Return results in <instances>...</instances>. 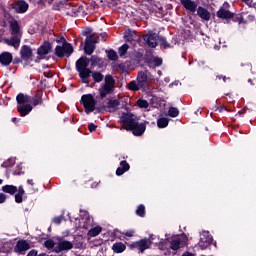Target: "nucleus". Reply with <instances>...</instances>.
<instances>
[{
	"label": "nucleus",
	"instance_id": "f257e3e1",
	"mask_svg": "<svg viewBox=\"0 0 256 256\" xmlns=\"http://www.w3.org/2000/svg\"><path fill=\"white\" fill-rule=\"evenodd\" d=\"M6 21L9 23L10 32L12 37L10 39H4L6 45H9L10 47H14V49H19L21 45V27L17 21V19H14L11 15L5 14L4 15Z\"/></svg>",
	"mask_w": 256,
	"mask_h": 256
},
{
	"label": "nucleus",
	"instance_id": "f03ea898",
	"mask_svg": "<svg viewBox=\"0 0 256 256\" xmlns=\"http://www.w3.org/2000/svg\"><path fill=\"white\" fill-rule=\"evenodd\" d=\"M120 120L128 131H132L133 135L140 137L146 131V123H138L132 113H122Z\"/></svg>",
	"mask_w": 256,
	"mask_h": 256
},
{
	"label": "nucleus",
	"instance_id": "7ed1b4c3",
	"mask_svg": "<svg viewBox=\"0 0 256 256\" xmlns=\"http://www.w3.org/2000/svg\"><path fill=\"white\" fill-rule=\"evenodd\" d=\"M31 100L32 97H30V95H25L24 93L17 95V111L21 117H26V115H29V113L33 111V106L30 103Z\"/></svg>",
	"mask_w": 256,
	"mask_h": 256
},
{
	"label": "nucleus",
	"instance_id": "20e7f679",
	"mask_svg": "<svg viewBox=\"0 0 256 256\" xmlns=\"http://www.w3.org/2000/svg\"><path fill=\"white\" fill-rule=\"evenodd\" d=\"M89 67V60L87 57H80L76 61V69L78 71L79 77L82 80V83L89 84V77H91V69Z\"/></svg>",
	"mask_w": 256,
	"mask_h": 256
},
{
	"label": "nucleus",
	"instance_id": "39448f33",
	"mask_svg": "<svg viewBox=\"0 0 256 256\" xmlns=\"http://www.w3.org/2000/svg\"><path fill=\"white\" fill-rule=\"evenodd\" d=\"M99 95L102 99L107 97V95H111L113 91H115V79L113 75H106L104 79V83H101L99 89Z\"/></svg>",
	"mask_w": 256,
	"mask_h": 256
},
{
	"label": "nucleus",
	"instance_id": "423d86ee",
	"mask_svg": "<svg viewBox=\"0 0 256 256\" xmlns=\"http://www.w3.org/2000/svg\"><path fill=\"white\" fill-rule=\"evenodd\" d=\"M90 31H84L83 35H86L84 51L86 55H93L97 43H99V37L97 35H89Z\"/></svg>",
	"mask_w": 256,
	"mask_h": 256
},
{
	"label": "nucleus",
	"instance_id": "0eeeda50",
	"mask_svg": "<svg viewBox=\"0 0 256 256\" xmlns=\"http://www.w3.org/2000/svg\"><path fill=\"white\" fill-rule=\"evenodd\" d=\"M81 105H83L85 109V113H92L95 111V107L97 105V101L91 93L82 95L81 100H80Z\"/></svg>",
	"mask_w": 256,
	"mask_h": 256
},
{
	"label": "nucleus",
	"instance_id": "6e6552de",
	"mask_svg": "<svg viewBox=\"0 0 256 256\" xmlns=\"http://www.w3.org/2000/svg\"><path fill=\"white\" fill-rule=\"evenodd\" d=\"M74 49L70 43H63L55 47V55L57 57H71Z\"/></svg>",
	"mask_w": 256,
	"mask_h": 256
},
{
	"label": "nucleus",
	"instance_id": "1a4fd4ad",
	"mask_svg": "<svg viewBox=\"0 0 256 256\" xmlns=\"http://www.w3.org/2000/svg\"><path fill=\"white\" fill-rule=\"evenodd\" d=\"M73 247V241H68L67 239H58V241L55 243L54 252L61 253L62 251H70V249H73Z\"/></svg>",
	"mask_w": 256,
	"mask_h": 256
},
{
	"label": "nucleus",
	"instance_id": "9d476101",
	"mask_svg": "<svg viewBox=\"0 0 256 256\" xmlns=\"http://www.w3.org/2000/svg\"><path fill=\"white\" fill-rule=\"evenodd\" d=\"M212 241L213 237L210 235L209 231H202L198 245L201 249H206L211 245Z\"/></svg>",
	"mask_w": 256,
	"mask_h": 256
},
{
	"label": "nucleus",
	"instance_id": "9b49d317",
	"mask_svg": "<svg viewBox=\"0 0 256 256\" xmlns=\"http://www.w3.org/2000/svg\"><path fill=\"white\" fill-rule=\"evenodd\" d=\"M219 19H233L234 13L229 11V3H224L216 13Z\"/></svg>",
	"mask_w": 256,
	"mask_h": 256
},
{
	"label": "nucleus",
	"instance_id": "f8f14e48",
	"mask_svg": "<svg viewBox=\"0 0 256 256\" xmlns=\"http://www.w3.org/2000/svg\"><path fill=\"white\" fill-rule=\"evenodd\" d=\"M144 41H146L148 47L154 49L158 45L159 37L155 33H148L143 36Z\"/></svg>",
	"mask_w": 256,
	"mask_h": 256
},
{
	"label": "nucleus",
	"instance_id": "ddd939ff",
	"mask_svg": "<svg viewBox=\"0 0 256 256\" xmlns=\"http://www.w3.org/2000/svg\"><path fill=\"white\" fill-rule=\"evenodd\" d=\"M11 8L14 9L16 13H26L29 9V5L26 1H16L12 3Z\"/></svg>",
	"mask_w": 256,
	"mask_h": 256
},
{
	"label": "nucleus",
	"instance_id": "4468645a",
	"mask_svg": "<svg viewBox=\"0 0 256 256\" xmlns=\"http://www.w3.org/2000/svg\"><path fill=\"white\" fill-rule=\"evenodd\" d=\"M31 245L28 241L24 240V239H20L19 241H17V244L14 247V250L17 253H23L24 251H28V249H30Z\"/></svg>",
	"mask_w": 256,
	"mask_h": 256
},
{
	"label": "nucleus",
	"instance_id": "2eb2a0df",
	"mask_svg": "<svg viewBox=\"0 0 256 256\" xmlns=\"http://www.w3.org/2000/svg\"><path fill=\"white\" fill-rule=\"evenodd\" d=\"M90 61H91L92 67H98V69H104L105 67H107V64L105 63V59H102L101 57H97V55H92Z\"/></svg>",
	"mask_w": 256,
	"mask_h": 256
},
{
	"label": "nucleus",
	"instance_id": "dca6fc26",
	"mask_svg": "<svg viewBox=\"0 0 256 256\" xmlns=\"http://www.w3.org/2000/svg\"><path fill=\"white\" fill-rule=\"evenodd\" d=\"M21 59L24 61H30L33 57V51L28 45H23L20 51Z\"/></svg>",
	"mask_w": 256,
	"mask_h": 256
},
{
	"label": "nucleus",
	"instance_id": "f3484780",
	"mask_svg": "<svg viewBox=\"0 0 256 256\" xmlns=\"http://www.w3.org/2000/svg\"><path fill=\"white\" fill-rule=\"evenodd\" d=\"M181 5L186 9V11H190L191 13H195L197 11V3L192 0H180Z\"/></svg>",
	"mask_w": 256,
	"mask_h": 256
},
{
	"label": "nucleus",
	"instance_id": "a211bd4d",
	"mask_svg": "<svg viewBox=\"0 0 256 256\" xmlns=\"http://www.w3.org/2000/svg\"><path fill=\"white\" fill-rule=\"evenodd\" d=\"M51 49H52L51 43L46 41L45 43H43V45H41L38 48L37 54L39 55V57H45V55H48V53L51 52Z\"/></svg>",
	"mask_w": 256,
	"mask_h": 256
},
{
	"label": "nucleus",
	"instance_id": "6ab92c4d",
	"mask_svg": "<svg viewBox=\"0 0 256 256\" xmlns=\"http://www.w3.org/2000/svg\"><path fill=\"white\" fill-rule=\"evenodd\" d=\"M13 61V55L12 53H9L8 51H4L0 55V63L1 65L8 66Z\"/></svg>",
	"mask_w": 256,
	"mask_h": 256
},
{
	"label": "nucleus",
	"instance_id": "aec40b11",
	"mask_svg": "<svg viewBox=\"0 0 256 256\" xmlns=\"http://www.w3.org/2000/svg\"><path fill=\"white\" fill-rule=\"evenodd\" d=\"M43 103V91L38 89L35 95L32 97V105L37 107V105H42Z\"/></svg>",
	"mask_w": 256,
	"mask_h": 256
},
{
	"label": "nucleus",
	"instance_id": "412c9836",
	"mask_svg": "<svg viewBox=\"0 0 256 256\" xmlns=\"http://www.w3.org/2000/svg\"><path fill=\"white\" fill-rule=\"evenodd\" d=\"M119 105H120L119 99H110L106 105V109L107 111H109V113H113L117 111Z\"/></svg>",
	"mask_w": 256,
	"mask_h": 256
},
{
	"label": "nucleus",
	"instance_id": "4be33fe9",
	"mask_svg": "<svg viewBox=\"0 0 256 256\" xmlns=\"http://www.w3.org/2000/svg\"><path fill=\"white\" fill-rule=\"evenodd\" d=\"M150 246L151 241L149 239H141L135 243V247H137L141 252L145 251V249H149Z\"/></svg>",
	"mask_w": 256,
	"mask_h": 256
},
{
	"label": "nucleus",
	"instance_id": "5701e85b",
	"mask_svg": "<svg viewBox=\"0 0 256 256\" xmlns=\"http://www.w3.org/2000/svg\"><path fill=\"white\" fill-rule=\"evenodd\" d=\"M197 14L200 19H203L204 21H210L211 19V13L207 11L204 7H198Z\"/></svg>",
	"mask_w": 256,
	"mask_h": 256
},
{
	"label": "nucleus",
	"instance_id": "b1692460",
	"mask_svg": "<svg viewBox=\"0 0 256 256\" xmlns=\"http://www.w3.org/2000/svg\"><path fill=\"white\" fill-rule=\"evenodd\" d=\"M137 81H138V90L140 88H145L148 85V81H147V75L141 73L140 75H138L137 77Z\"/></svg>",
	"mask_w": 256,
	"mask_h": 256
},
{
	"label": "nucleus",
	"instance_id": "393cba45",
	"mask_svg": "<svg viewBox=\"0 0 256 256\" xmlns=\"http://www.w3.org/2000/svg\"><path fill=\"white\" fill-rule=\"evenodd\" d=\"M25 195V189L22 185H20L16 191L15 194V201L16 203H22L23 202V196Z\"/></svg>",
	"mask_w": 256,
	"mask_h": 256
},
{
	"label": "nucleus",
	"instance_id": "a878e982",
	"mask_svg": "<svg viewBox=\"0 0 256 256\" xmlns=\"http://www.w3.org/2000/svg\"><path fill=\"white\" fill-rule=\"evenodd\" d=\"M2 191L6 195V193H9V195H15L18 191V187L16 185H3Z\"/></svg>",
	"mask_w": 256,
	"mask_h": 256
},
{
	"label": "nucleus",
	"instance_id": "bb28decb",
	"mask_svg": "<svg viewBox=\"0 0 256 256\" xmlns=\"http://www.w3.org/2000/svg\"><path fill=\"white\" fill-rule=\"evenodd\" d=\"M129 169H130L129 163H127V161H121L120 166L116 171V174L123 175V173H125V171H128Z\"/></svg>",
	"mask_w": 256,
	"mask_h": 256
},
{
	"label": "nucleus",
	"instance_id": "cd10ccee",
	"mask_svg": "<svg viewBox=\"0 0 256 256\" xmlns=\"http://www.w3.org/2000/svg\"><path fill=\"white\" fill-rule=\"evenodd\" d=\"M101 231H103V227H101V225H96V227L89 229L87 235L88 237H97Z\"/></svg>",
	"mask_w": 256,
	"mask_h": 256
},
{
	"label": "nucleus",
	"instance_id": "c85d7f7f",
	"mask_svg": "<svg viewBox=\"0 0 256 256\" xmlns=\"http://www.w3.org/2000/svg\"><path fill=\"white\" fill-rule=\"evenodd\" d=\"M157 125L159 129H164L165 127H168L169 119L167 117H159L157 119Z\"/></svg>",
	"mask_w": 256,
	"mask_h": 256
},
{
	"label": "nucleus",
	"instance_id": "c756f323",
	"mask_svg": "<svg viewBox=\"0 0 256 256\" xmlns=\"http://www.w3.org/2000/svg\"><path fill=\"white\" fill-rule=\"evenodd\" d=\"M112 249L113 251H115V253H122L123 251H125L126 245L122 242L114 243Z\"/></svg>",
	"mask_w": 256,
	"mask_h": 256
},
{
	"label": "nucleus",
	"instance_id": "7c9ffc66",
	"mask_svg": "<svg viewBox=\"0 0 256 256\" xmlns=\"http://www.w3.org/2000/svg\"><path fill=\"white\" fill-rule=\"evenodd\" d=\"M92 78L95 81V83H101L103 79H105V76L103 73H100L99 71H93Z\"/></svg>",
	"mask_w": 256,
	"mask_h": 256
},
{
	"label": "nucleus",
	"instance_id": "2f4dec72",
	"mask_svg": "<svg viewBox=\"0 0 256 256\" xmlns=\"http://www.w3.org/2000/svg\"><path fill=\"white\" fill-rule=\"evenodd\" d=\"M83 225H80V227H83L84 229H89L92 225V219L91 217H85V219H82Z\"/></svg>",
	"mask_w": 256,
	"mask_h": 256
},
{
	"label": "nucleus",
	"instance_id": "473e14b6",
	"mask_svg": "<svg viewBox=\"0 0 256 256\" xmlns=\"http://www.w3.org/2000/svg\"><path fill=\"white\" fill-rule=\"evenodd\" d=\"M180 245H181V241L179 237H175L174 239H172L170 246H171V249L176 250V249H179Z\"/></svg>",
	"mask_w": 256,
	"mask_h": 256
},
{
	"label": "nucleus",
	"instance_id": "72a5a7b5",
	"mask_svg": "<svg viewBox=\"0 0 256 256\" xmlns=\"http://www.w3.org/2000/svg\"><path fill=\"white\" fill-rule=\"evenodd\" d=\"M45 247H47V249H53V251H55L56 248V243L55 241H53V239H47L44 242Z\"/></svg>",
	"mask_w": 256,
	"mask_h": 256
},
{
	"label": "nucleus",
	"instance_id": "f704fd0d",
	"mask_svg": "<svg viewBox=\"0 0 256 256\" xmlns=\"http://www.w3.org/2000/svg\"><path fill=\"white\" fill-rule=\"evenodd\" d=\"M128 89H130V91H139L138 81H130L128 84Z\"/></svg>",
	"mask_w": 256,
	"mask_h": 256
},
{
	"label": "nucleus",
	"instance_id": "c9c22d12",
	"mask_svg": "<svg viewBox=\"0 0 256 256\" xmlns=\"http://www.w3.org/2000/svg\"><path fill=\"white\" fill-rule=\"evenodd\" d=\"M107 55H108V59H110L111 61H117V59H119L116 51L110 50V51H106Z\"/></svg>",
	"mask_w": 256,
	"mask_h": 256
},
{
	"label": "nucleus",
	"instance_id": "e433bc0d",
	"mask_svg": "<svg viewBox=\"0 0 256 256\" xmlns=\"http://www.w3.org/2000/svg\"><path fill=\"white\" fill-rule=\"evenodd\" d=\"M137 105L141 109H147L149 107V103L145 99H138Z\"/></svg>",
	"mask_w": 256,
	"mask_h": 256
},
{
	"label": "nucleus",
	"instance_id": "4c0bfd02",
	"mask_svg": "<svg viewBox=\"0 0 256 256\" xmlns=\"http://www.w3.org/2000/svg\"><path fill=\"white\" fill-rule=\"evenodd\" d=\"M168 115L170 117H178L179 115V109H177L176 107H170L169 111H168Z\"/></svg>",
	"mask_w": 256,
	"mask_h": 256
},
{
	"label": "nucleus",
	"instance_id": "58836bf2",
	"mask_svg": "<svg viewBox=\"0 0 256 256\" xmlns=\"http://www.w3.org/2000/svg\"><path fill=\"white\" fill-rule=\"evenodd\" d=\"M128 49H129V45L127 44L122 45V47L119 48L120 57H123L124 55H126Z\"/></svg>",
	"mask_w": 256,
	"mask_h": 256
},
{
	"label": "nucleus",
	"instance_id": "ea45409f",
	"mask_svg": "<svg viewBox=\"0 0 256 256\" xmlns=\"http://www.w3.org/2000/svg\"><path fill=\"white\" fill-rule=\"evenodd\" d=\"M158 41L160 42V45L162 47H164L165 49H167L168 47H170L169 43L167 42V40L165 39V37H158Z\"/></svg>",
	"mask_w": 256,
	"mask_h": 256
},
{
	"label": "nucleus",
	"instance_id": "a19ab883",
	"mask_svg": "<svg viewBox=\"0 0 256 256\" xmlns=\"http://www.w3.org/2000/svg\"><path fill=\"white\" fill-rule=\"evenodd\" d=\"M136 213L140 217H144V215H145V206L144 205H139L138 208L136 209Z\"/></svg>",
	"mask_w": 256,
	"mask_h": 256
},
{
	"label": "nucleus",
	"instance_id": "79ce46f5",
	"mask_svg": "<svg viewBox=\"0 0 256 256\" xmlns=\"http://www.w3.org/2000/svg\"><path fill=\"white\" fill-rule=\"evenodd\" d=\"M242 2L245 3V5L248 7H253L256 9V3H254V0H242Z\"/></svg>",
	"mask_w": 256,
	"mask_h": 256
},
{
	"label": "nucleus",
	"instance_id": "37998d69",
	"mask_svg": "<svg viewBox=\"0 0 256 256\" xmlns=\"http://www.w3.org/2000/svg\"><path fill=\"white\" fill-rule=\"evenodd\" d=\"M162 63H163V59H161L160 57H155L154 58V65L156 67H160L162 65Z\"/></svg>",
	"mask_w": 256,
	"mask_h": 256
},
{
	"label": "nucleus",
	"instance_id": "c03bdc74",
	"mask_svg": "<svg viewBox=\"0 0 256 256\" xmlns=\"http://www.w3.org/2000/svg\"><path fill=\"white\" fill-rule=\"evenodd\" d=\"M7 199H8V195H6L4 191L3 193H0V203H5Z\"/></svg>",
	"mask_w": 256,
	"mask_h": 256
},
{
	"label": "nucleus",
	"instance_id": "a18cd8bd",
	"mask_svg": "<svg viewBox=\"0 0 256 256\" xmlns=\"http://www.w3.org/2000/svg\"><path fill=\"white\" fill-rule=\"evenodd\" d=\"M134 233V229H129L128 231H124L123 235H126L127 237H133Z\"/></svg>",
	"mask_w": 256,
	"mask_h": 256
},
{
	"label": "nucleus",
	"instance_id": "49530a36",
	"mask_svg": "<svg viewBox=\"0 0 256 256\" xmlns=\"http://www.w3.org/2000/svg\"><path fill=\"white\" fill-rule=\"evenodd\" d=\"M216 111L219 113H222L223 111H228L227 107L225 105L216 106Z\"/></svg>",
	"mask_w": 256,
	"mask_h": 256
},
{
	"label": "nucleus",
	"instance_id": "de8ad7c7",
	"mask_svg": "<svg viewBox=\"0 0 256 256\" xmlns=\"http://www.w3.org/2000/svg\"><path fill=\"white\" fill-rule=\"evenodd\" d=\"M125 39H126L127 41H132V40H133V35H132L131 31H127V32L125 33Z\"/></svg>",
	"mask_w": 256,
	"mask_h": 256
},
{
	"label": "nucleus",
	"instance_id": "09e8293b",
	"mask_svg": "<svg viewBox=\"0 0 256 256\" xmlns=\"http://www.w3.org/2000/svg\"><path fill=\"white\" fill-rule=\"evenodd\" d=\"M88 129H89V131H90L91 133H93V131H96L97 125H95L94 123H90V124L88 125Z\"/></svg>",
	"mask_w": 256,
	"mask_h": 256
},
{
	"label": "nucleus",
	"instance_id": "8fccbe9b",
	"mask_svg": "<svg viewBox=\"0 0 256 256\" xmlns=\"http://www.w3.org/2000/svg\"><path fill=\"white\" fill-rule=\"evenodd\" d=\"M63 217H54L53 222L56 223L57 225H60L62 223Z\"/></svg>",
	"mask_w": 256,
	"mask_h": 256
},
{
	"label": "nucleus",
	"instance_id": "3c124183",
	"mask_svg": "<svg viewBox=\"0 0 256 256\" xmlns=\"http://www.w3.org/2000/svg\"><path fill=\"white\" fill-rule=\"evenodd\" d=\"M38 255V251L36 249H31V251H29V253L27 254V256H37Z\"/></svg>",
	"mask_w": 256,
	"mask_h": 256
},
{
	"label": "nucleus",
	"instance_id": "603ef678",
	"mask_svg": "<svg viewBox=\"0 0 256 256\" xmlns=\"http://www.w3.org/2000/svg\"><path fill=\"white\" fill-rule=\"evenodd\" d=\"M29 185H34L33 179H28Z\"/></svg>",
	"mask_w": 256,
	"mask_h": 256
},
{
	"label": "nucleus",
	"instance_id": "864d4df0",
	"mask_svg": "<svg viewBox=\"0 0 256 256\" xmlns=\"http://www.w3.org/2000/svg\"><path fill=\"white\" fill-rule=\"evenodd\" d=\"M182 256H194L192 253H184Z\"/></svg>",
	"mask_w": 256,
	"mask_h": 256
},
{
	"label": "nucleus",
	"instance_id": "5fc2aeb1",
	"mask_svg": "<svg viewBox=\"0 0 256 256\" xmlns=\"http://www.w3.org/2000/svg\"><path fill=\"white\" fill-rule=\"evenodd\" d=\"M13 123H16L18 121L17 117L12 118Z\"/></svg>",
	"mask_w": 256,
	"mask_h": 256
},
{
	"label": "nucleus",
	"instance_id": "6e6d98bb",
	"mask_svg": "<svg viewBox=\"0 0 256 256\" xmlns=\"http://www.w3.org/2000/svg\"><path fill=\"white\" fill-rule=\"evenodd\" d=\"M218 79H224V81H226V77L222 78V76H220V77H218Z\"/></svg>",
	"mask_w": 256,
	"mask_h": 256
},
{
	"label": "nucleus",
	"instance_id": "4d7b16f0",
	"mask_svg": "<svg viewBox=\"0 0 256 256\" xmlns=\"http://www.w3.org/2000/svg\"><path fill=\"white\" fill-rule=\"evenodd\" d=\"M3 182H4L3 179H0V185H2Z\"/></svg>",
	"mask_w": 256,
	"mask_h": 256
},
{
	"label": "nucleus",
	"instance_id": "13d9d810",
	"mask_svg": "<svg viewBox=\"0 0 256 256\" xmlns=\"http://www.w3.org/2000/svg\"><path fill=\"white\" fill-rule=\"evenodd\" d=\"M94 186L97 187V183H94Z\"/></svg>",
	"mask_w": 256,
	"mask_h": 256
},
{
	"label": "nucleus",
	"instance_id": "bf43d9fd",
	"mask_svg": "<svg viewBox=\"0 0 256 256\" xmlns=\"http://www.w3.org/2000/svg\"><path fill=\"white\" fill-rule=\"evenodd\" d=\"M123 159H126V157L124 156Z\"/></svg>",
	"mask_w": 256,
	"mask_h": 256
}]
</instances>
